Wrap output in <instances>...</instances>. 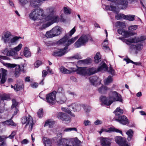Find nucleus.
<instances>
[{
  "instance_id": "obj_1",
  "label": "nucleus",
  "mask_w": 146,
  "mask_h": 146,
  "mask_svg": "<svg viewBox=\"0 0 146 146\" xmlns=\"http://www.w3.org/2000/svg\"><path fill=\"white\" fill-rule=\"evenodd\" d=\"M76 31L75 27H74L69 33L66 35L58 42V44H63L66 47L63 48L57 49L54 51L53 55L55 56H61L66 53V50L68 49V46L73 43L78 38V36H76L69 39L70 37Z\"/></svg>"
},
{
  "instance_id": "obj_2",
  "label": "nucleus",
  "mask_w": 146,
  "mask_h": 146,
  "mask_svg": "<svg viewBox=\"0 0 146 146\" xmlns=\"http://www.w3.org/2000/svg\"><path fill=\"white\" fill-rule=\"evenodd\" d=\"M146 39L145 36L131 37L122 40L127 45L129 46V48L131 52L133 51L137 54L139 52L141 51L143 47V41Z\"/></svg>"
},
{
  "instance_id": "obj_3",
  "label": "nucleus",
  "mask_w": 146,
  "mask_h": 146,
  "mask_svg": "<svg viewBox=\"0 0 146 146\" xmlns=\"http://www.w3.org/2000/svg\"><path fill=\"white\" fill-rule=\"evenodd\" d=\"M54 12V9L52 7H49L46 9L45 13L47 16L43 18L44 20H43L42 21H41L40 22L42 23L47 21H49L47 23L42 25L41 27L42 29H44L53 23L58 21V17L57 16L53 15Z\"/></svg>"
},
{
  "instance_id": "obj_4",
  "label": "nucleus",
  "mask_w": 146,
  "mask_h": 146,
  "mask_svg": "<svg viewBox=\"0 0 146 146\" xmlns=\"http://www.w3.org/2000/svg\"><path fill=\"white\" fill-rule=\"evenodd\" d=\"M80 143V141L77 138L69 140L60 138L57 142V145L58 146H76Z\"/></svg>"
},
{
  "instance_id": "obj_5",
  "label": "nucleus",
  "mask_w": 146,
  "mask_h": 146,
  "mask_svg": "<svg viewBox=\"0 0 146 146\" xmlns=\"http://www.w3.org/2000/svg\"><path fill=\"white\" fill-rule=\"evenodd\" d=\"M44 17L43 11L40 8L33 9L29 15L30 18L33 20H38V22L42 21Z\"/></svg>"
},
{
  "instance_id": "obj_6",
  "label": "nucleus",
  "mask_w": 146,
  "mask_h": 146,
  "mask_svg": "<svg viewBox=\"0 0 146 146\" xmlns=\"http://www.w3.org/2000/svg\"><path fill=\"white\" fill-rule=\"evenodd\" d=\"M22 123L23 124H26L25 128L31 131H32L34 124L32 118L30 116H25L22 118Z\"/></svg>"
},
{
  "instance_id": "obj_7",
  "label": "nucleus",
  "mask_w": 146,
  "mask_h": 146,
  "mask_svg": "<svg viewBox=\"0 0 146 146\" xmlns=\"http://www.w3.org/2000/svg\"><path fill=\"white\" fill-rule=\"evenodd\" d=\"M109 99L110 105L115 101H118L121 102L122 101L121 95L115 91H112L110 93Z\"/></svg>"
},
{
  "instance_id": "obj_8",
  "label": "nucleus",
  "mask_w": 146,
  "mask_h": 146,
  "mask_svg": "<svg viewBox=\"0 0 146 146\" xmlns=\"http://www.w3.org/2000/svg\"><path fill=\"white\" fill-rule=\"evenodd\" d=\"M89 40L88 36L86 35H82L75 43L74 46L76 48H79L85 45Z\"/></svg>"
},
{
  "instance_id": "obj_9",
  "label": "nucleus",
  "mask_w": 146,
  "mask_h": 146,
  "mask_svg": "<svg viewBox=\"0 0 146 146\" xmlns=\"http://www.w3.org/2000/svg\"><path fill=\"white\" fill-rule=\"evenodd\" d=\"M107 0L111 2L110 3V5H104L103 6V8L107 10L115 12H117V8L116 6L117 5V1L118 0Z\"/></svg>"
},
{
  "instance_id": "obj_10",
  "label": "nucleus",
  "mask_w": 146,
  "mask_h": 146,
  "mask_svg": "<svg viewBox=\"0 0 146 146\" xmlns=\"http://www.w3.org/2000/svg\"><path fill=\"white\" fill-rule=\"evenodd\" d=\"M56 92L54 91L52 92L47 94L46 95V102L50 104H54Z\"/></svg>"
},
{
  "instance_id": "obj_11",
  "label": "nucleus",
  "mask_w": 146,
  "mask_h": 146,
  "mask_svg": "<svg viewBox=\"0 0 146 146\" xmlns=\"http://www.w3.org/2000/svg\"><path fill=\"white\" fill-rule=\"evenodd\" d=\"M3 53L4 54H6L7 56H12L15 59L21 58V57H18V53L16 52L13 48H10L9 50L7 48H6Z\"/></svg>"
},
{
  "instance_id": "obj_12",
  "label": "nucleus",
  "mask_w": 146,
  "mask_h": 146,
  "mask_svg": "<svg viewBox=\"0 0 146 146\" xmlns=\"http://www.w3.org/2000/svg\"><path fill=\"white\" fill-rule=\"evenodd\" d=\"M5 65L7 67L10 68H13L16 67L15 68V76L16 77H18L19 76L21 71L20 66L19 65H17L14 64L6 63Z\"/></svg>"
},
{
  "instance_id": "obj_13",
  "label": "nucleus",
  "mask_w": 146,
  "mask_h": 146,
  "mask_svg": "<svg viewBox=\"0 0 146 146\" xmlns=\"http://www.w3.org/2000/svg\"><path fill=\"white\" fill-rule=\"evenodd\" d=\"M116 142L120 146H129L126 139L120 136L115 137Z\"/></svg>"
},
{
  "instance_id": "obj_14",
  "label": "nucleus",
  "mask_w": 146,
  "mask_h": 146,
  "mask_svg": "<svg viewBox=\"0 0 146 146\" xmlns=\"http://www.w3.org/2000/svg\"><path fill=\"white\" fill-rule=\"evenodd\" d=\"M116 118H117L115 120L123 125H125L129 124L128 119L125 115L120 116Z\"/></svg>"
},
{
  "instance_id": "obj_15",
  "label": "nucleus",
  "mask_w": 146,
  "mask_h": 146,
  "mask_svg": "<svg viewBox=\"0 0 146 146\" xmlns=\"http://www.w3.org/2000/svg\"><path fill=\"white\" fill-rule=\"evenodd\" d=\"M56 100L58 104H62L65 103L67 100V98L64 94H59L58 96L56 99Z\"/></svg>"
},
{
  "instance_id": "obj_16",
  "label": "nucleus",
  "mask_w": 146,
  "mask_h": 146,
  "mask_svg": "<svg viewBox=\"0 0 146 146\" xmlns=\"http://www.w3.org/2000/svg\"><path fill=\"white\" fill-rule=\"evenodd\" d=\"M100 140L102 146H110L111 140L109 138L101 137H100Z\"/></svg>"
},
{
  "instance_id": "obj_17",
  "label": "nucleus",
  "mask_w": 146,
  "mask_h": 146,
  "mask_svg": "<svg viewBox=\"0 0 146 146\" xmlns=\"http://www.w3.org/2000/svg\"><path fill=\"white\" fill-rule=\"evenodd\" d=\"M56 116L58 118L63 121H66L70 120L69 117L66 113H64L58 112L56 114Z\"/></svg>"
},
{
  "instance_id": "obj_18",
  "label": "nucleus",
  "mask_w": 146,
  "mask_h": 146,
  "mask_svg": "<svg viewBox=\"0 0 146 146\" xmlns=\"http://www.w3.org/2000/svg\"><path fill=\"white\" fill-rule=\"evenodd\" d=\"M91 84L94 86H96L98 84H101L100 80L97 76H94L90 78Z\"/></svg>"
},
{
  "instance_id": "obj_19",
  "label": "nucleus",
  "mask_w": 146,
  "mask_h": 146,
  "mask_svg": "<svg viewBox=\"0 0 146 146\" xmlns=\"http://www.w3.org/2000/svg\"><path fill=\"white\" fill-rule=\"evenodd\" d=\"M69 109L74 111H79L81 109V106L76 103H73L69 106Z\"/></svg>"
},
{
  "instance_id": "obj_20",
  "label": "nucleus",
  "mask_w": 146,
  "mask_h": 146,
  "mask_svg": "<svg viewBox=\"0 0 146 146\" xmlns=\"http://www.w3.org/2000/svg\"><path fill=\"white\" fill-rule=\"evenodd\" d=\"M2 74L0 73V79H1V84H4L7 79L6 76H7V70L5 69H2Z\"/></svg>"
},
{
  "instance_id": "obj_21",
  "label": "nucleus",
  "mask_w": 146,
  "mask_h": 146,
  "mask_svg": "<svg viewBox=\"0 0 146 146\" xmlns=\"http://www.w3.org/2000/svg\"><path fill=\"white\" fill-rule=\"evenodd\" d=\"M76 71L78 74L81 75L87 74V68L86 67H78Z\"/></svg>"
},
{
  "instance_id": "obj_22",
  "label": "nucleus",
  "mask_w": 146,
  "mask_h": 146,
  "mask_svg": "<svg viewBox=\"0 0 146 146\" xmlns=\"http://www.w3.org/2000/svg\"><path fill=\"white\" fill-rule=\"evenodd\" d=\"M21 38L20 36H15L12 38H11L7 43L11 45L16 44L19 39Z\"/></svg>"
},
{
  "instance_id": "obj_23",
  "label": "nucleus",
  "mask_w": 146,
  "mask_h": 146,
  "mask_svg": "<svg viewBox=\"0 0 146 146\" xmlns=\"http://www.w3.org/2000/svg\"><path fill=\"white\" fill-rule=\"evenodd\" d=\"M52 31L55 36L59 35L60 34L61 29L58 26L54 27L52 29Z\"/></svg>"
},
{
  "instance_id": "obj_24",
  "label": "nucleus",
  "mask_w": 146,
  "mask_h": 146,
  "mask_svg": "<svg viewBox=\"0 0 146 146\" xmlns=\"http://www.w3.org/2000/svg\"><path fill=\"white\" fill-rule=\"evenodd\" d=\"M118 0L117 1V3L119 5L122 6V9H125L127 7L128 2L127 0Z\"/></svg>"
},
{
  "instance_id": "obj_25",
  "label": "nucleus",
  "mask_w": 146,
  "mask_h": 146,
  "mask_svg": "<svg viewBox=\"0 0 146 146\" xmlns=\"http://www.w3.org/2000/svg\"><path fill=\"white\" fill-rule=\"evenodd\" d=\"M11 35V33L8 31L6 32L4 34V36L2 37V39L5 43H7L11 38L10 37Z\"/></svg>"
},
{
  "instance_id": "obj_26",
  "label": "nucleus",
  "mask_w": 146,
  "mask_h": 146,
  "mask_svg": "<svg viewBox=\"0 0 146 146\" xmlns=\"http://www.w3.org/2000/svg\"><path fill=\"white\" fill-rule=\"evenodd\" d=\"M100 99L102 103L104 104L107 106L110 105L109 99L107 98L105 96H101L100 98Z\"/></svg>"
},
{
  "instance_id": "obj_27",
  "label": "nucleus",
  "mask_w": 146,
  "mask_h": 146,
  "mask_svg": "<svg viewBox=\"0 0 146 146\" xmlns=\"http://www.w3.org/2000/svg\"><path fill=\"white\" fill-rule=\"evenodd\" d=\"M47 0H31L30 4V6L33 7H35L37 6V3H40L43 1H45Z\"/></svg>"
},
{
  "instance_id": "obj_28",
  "label": "nucleus",
  "mask_w": 146,
  "mask_h": 146,
  "mask_svg": "<svg viewBox=\"0 0 146 146\" xmlns=\"http://www.w3.org/2000/svg\"><path fill=\"white\" fill-rule=\"evenodd\" d=\"M87 74L89 75L93 74L96 73L98 71L95 68L92 67L88 68H87Z\"/></svg>"
},
{
  "instance_id": "obj_29",
  "label": "nucleus",
  "mask_w": 146,
  "mask_h": 146,
  "mask_svg": "<svg viewBox=\"0 0 146 146\" xmlns=\"http://www.w3.org/2000/svg\"><path fill=\"white\" fill-rule=\"evenodd\" d=\"M126 134L127 135V140L128 141L131 140L133 134V131L131 129L128 130L126 132Z\"/></svg>"
},
{
  "instance_id": "obj_30",
  "label": "nucleus",
  "mask_w": 146,
  "mask_h": 146,
  "mask_svg": "<svg viewBox=\"0 0 146 146\" xmlns=\"http://www.w3.org/2000/svg\"><path fill=\"white\" fill-rule=\"evenodd\" d=\"M91 62V59H90L87 58L85 60H80L78 62V64H83L85 65L90 63Z\"/></svg>"
},
{
  "instance_id": "obj_31",
  "label": "nucleus",
  "mask_w": 146,
  "mask_h": 146,
  "mask_svg": "<svg viewBox=\"0 0 146 146\" xmlns=\"http://www.w3.org/2000/svg\"><path fill=\"white\" fill-rule=\"evenodd\" d=\"M2 123L3 125H7L16 126V124L11 120V119H10L9 120H7L3 122Z\"/></svg>"
},
{
  "instance_id": "obj_32",
  "label": "nucleus",
  "mask_w": 146,
  "mask_h": 146,
  "mask_svg": "<svg viewBox=\"0 0 146 146\" xmlns=\"http://www.w3.org/2000/svg\"><path fill=\"white\" fill-rule=\"evenodd\" d=\"M116 117H118L120 115L123 114V110L121 109L119 107L117 108L113 112Z\"/></svg>"
},
{
  "instance_id": "obj_33",
  "label": "nucleus",
  "mask_w": 146,
  "mask_h": 146,
  "mask_svg": "<svg viewBox=\"0 0 146 146\" xmlns=\"http://www.w3.org/2000/svg\"><path fill=\"white\" fill-rule=\"evenodd\" d=\"M60 70L61 72L64 74H70L72 72V71L68 70L63 66L60 67Z\"/></svg>"
},
{
  "instance_id": "obj_34",
  "label": "nucleus",
  "mask_w": 146,
  "mask_h": 146,
  "mask_svg": "<svg viewBox=\"0 0 146 146\" xmlns=\"http://www.w3.org/2000/svg\"><path fill=\"white\" fill-rule=\"evenodd\" d=\"M109 90V88L106 87L102 86L99 88L98 90L100 93L101 94H105L107 91Z\"/></svg>"
},
{
  "instance_id": "obj_35",
  "label": "nucleus",
  "mask_w": 146,
  "mask_h": 146,
  "mask_svg": "<svg viewBox=\"0 0 146 146\" xmlns=\"http://www.w3.org/2000/svg\"><path fill=\"white\" fill-rule=\"evenodd\" d=\"M43 140L45 146H52L51 141L49 139L44 137L43 138Z\"/></svg>"
},
{
  "instance_id": "obj_36",
  "label": "nucleus",
  "mask_w": 146,
  "mask_h": 146,
  "mask_svg": "<svg viewBox=\"0 0 146 146\" xmlns=\"http://www.w3.org/2000/svg\"><path fill=\"white\" fill-rule=\"evenodd\" d=\"M54 123V122L48 120L45 122L44 126H48L49 128H51L52 127Z\"/></svg>"
},
{
  "instance_id": "obj_37",
  "label": "nucleus",
  "mask_w": 146,
  "mask_h": 146,
  "mask_svg": "<svg viewBox=\"0 0 146 146\" xmlns=\"http://www.w3.org/2000/svg\"><path fill=\"white\" fill-rule=\"evenodd\" d=\"M104 131L107 132H109L111 131L115 132L117 133H120L122 135H123L121 131L119 130L118 129H116L115 128L110 127L109 128V130H108L106 129H105Z\"/></svg>"
},
{
  "instance_id": "obj_38",
  "label": "nucleus",
  "mask_w": 146,
  "mask_h": 146,
  "mask_svg": "<svg viewBox=\"0 0 146 146\" xmlns=\"http://www.w3.org/2000/svg\"><path fill=\"white\" fill-rule=\"evenodd\" d=\"M135 15H125V17L124 19H126V20H128L129 21H132L135 20Z\"/></svg>"
},
{
  "instance_id": "obj_39",
  "label": "nucleus",
  "mask_w": 146,
  "mask_h": 146,
  "mask_svg": "<svg viewBox=\"0 0 146 146\" xmlns=\"http://www.w3.org/2000/svg\"><path fill=\"white\" fill-rule=\"evenodd\" d=\"M46 36L48 38H52L54 37L55 36L52 31V30L50 31H47L45 34Z\"/></svg>"
},
{
  "instance_id": "obj_40",
  "label": "nucleus",
  "mask_w": 146,
  "mask_h": 146,
  "mask_svg": "<svg viewBox=\"0 0 146 146\" xmlns=\"http://www.w3.org/2000/svg\"><path fill=\"white\" fill-rule=\"evenodd\" d=\"M100 56V53L99 52H97L94 57V61L96 63H98L101 61V58Z\"/></svg>"
},
{
  "instance_id": "obj_41",
  "label": "nucleus",
  "mask_w": 146,
  "mask_h": 146,
  "mask_svg": "<svg viewBox=\"0 0 146 146\" xmlns=\"http://www.w3.org/2000/svg\"><path fill=\"white\" fill-rule=\"evenodd\" d=\"M133 35L132 33H131L128 32L127 31H124L123 33L122 36L125 38L129 37Z\"/></svg>"
},
{
  "instance_id": "obj_42",
  "label": "nucleus",
  "mask_w": 146,
  "mask_h": 146,
  "mask_svg": "<svg viewBox=\"0 0 146 146\" xmlns=\"http://www.w3.org/2000/svg\"><path fill=\"white\" fill-rule=\"evenodd\" d=\"M107 69L106 64L104 63L100 66L97 69V71H100L103 70H106Z\"/></svg>"
},
{
  "instance_id": "obj_43",
  "label": "nucleus",
  "mask_w": 146,
  "mask_h": 146,
  "mask_svg": "<svg viewBox=\"0 0 146 146\" xmlns=\"http://www.w3.org/2000/svg\"><path fill=\"white\" fill-rule=\"evenodd\" d=\"M112 81V77L110 76H109L108 78L104 81L105 84L107 85L108 84L110 83Z\"/></svg>"
},
{
  "instance_id": "obj_44",
  "label": "nucleus",
  "mask_w": 146,
  "mask_h": 146,
  "mask_svg": "<svg viewBox=\"0 0 146 146\" xmlns=\"http://www.w3.org/2000/svg\"><path fill=\"white\" fill-rule=\"evenodd\" d=\"M125 15L123 14H117L115 16V18L117 20H119L121 19H125Z\"/></svg>"
},
{
  "instance_id": "obj_45",
  "label": "nucleus",
  "mask_w": 146,
  "mask_h": 146,
  "mask_svg": "<svg viewBox=\"0 0 146 146\" xmlns=\"http://www.w3.org/2000/svg\"><path fill=\"white\" fill-rule=\"evenodd\" d=\"M23 88L22 85H19L18 84H16L14 86V89L15 91H18L20 90Z\"/></svg>"
},
{
  "instance_id": "obj_46",
  "label": "nucleus",
  "mask_w": 146,
  "mask_h": 146,
  "mask_svg": "<svg viewBox=\"0 0 146 146\" xmlns=\"http://www.w3.org/2000/svg\"><path fill=\"white\" fill-rule=\"evenodd\" d=\"M23 46L22 44L20 43L16 47L14 48L13 49L16 51V52H18L20 51Z\"/></svg>"
},
{
  "instance_id": "obj_47",
  "label": "nucleus",
  "mask_w": 146,
  "mask_h": 146,
  "mask_svg": "<svg viewBox=\"0 0 146 146\" xmlns=\"http://www.w3.org/2000/svg\"><path fill=\"white\" fill-rule=\"evenodd\" d=\"M20 5L22 6H24L29 2V0H19Z\"/></svg>"
},
{
  "instance_id": "obj_48",
  "label": "nucleus",
  "mask_w": 146,
  "mask_h": 146,
  "mask_svg": "<svg viewBox=\"0 0 146 146\" xmlns=\"http://www.w3.org/2000/svg\"><path fill=\"white\" fill-rule=\"evenodd\" d=\"M72 131H77V129L75 127L67 128L64 129V131L69 132Z\"/></svg>"
},
{
  "instance_id": "obj_49",
  "label": "nucleus",
  "mask_w": 146,
  "mask_h": 146,
  "mask_svg": "<svg viewBox=\"0 0 146 146\" xmlns=\"http://www.w3.org/2000/svg\"><path fill=\"white\" fill-rule=\"evenodd\" d=\"M138 28V26L137 25H131L129 27V30L131 31H133L136 30Z\"/></svg>"
},
{
  "instance_id": "obj_50",
  "label": "nucleus",
  "mask_w": 146,
  "mask_h": 146,
  "mask_svg": "<svg viewBox=\"0 0 146 146\" xmlns=\"http://www.w3.org/2000/svg\"><path fill=\"white\" fill-rule=\"evenodd\" d=\"M1 100H8L10 99L9 96L7 95H3L1 96Z\"/></svg>"
},
{
  "instance_id": "obj_51",
  "label": "nucleus",
  "mask_w": 146,
  "mask_h": 146,
  "mask_svg": "<svg viewBox=\"0 0 146 146\" xmlns=\"http://www.w3.org/2000/svg\"><path fill=\"white\" fill-rule=\"evenodd\" d=\"M84 109L86 112H88L90 111L91 108L90 106H87L83 105Z\"/></svg>"
},
{
  "instance_id": "obj_52",
  "label": "nucleus",
  "mask_w": 146,
  "mask_h": 146,
  "mask_svg": "<svg viewBox=\"0 0 146 146\" xmlns=\"http://www.w3.org/2000/svg\"><path fill=\"white\" fill-rule=\"evenodd\" d=\"M12 105L11 106L12 109L14 108H16V106L17 105V103L16 102V100L15 99H13L12 100Z\"/></svg>"
},
{
  "instance_id": "obj_53",
  "label": "nucleus",
  "mask_w": 146,
  "mask_h": 146,
  "mask_svg": "<svg viewBox=\"0 0 146 146\" xmlns=\"http://www.w3.org/2000/svg\"><path fill=\"white\" fill-rule=\"evenodd\" d=\"M43 111L42 110H40L37 112L38 117L39 118L42 117V116Z\"/></svg>"
},
{
  "instance_id": "obj_54",
  "label": "nucleus",
  "mask_w": 146,
  "mask_h": 146,
  "mask_svg": "<svg viewBox=\"0 0 146 146\" xmlns=\"http://www.w3.org/2000/svg\"><path fill=\"white\" fill-rule=\"evenodd\" d=\"M62 110L64 111H65V112H67L68 114L71 115L72 116H74V115L72 113L71 111L70 110L67 109L66 108H63L62 109Z\"/></svg>"
},
{
  "instance_id": "obj_55",
  "label": "nucleus",
  "mask_w": 146,
  "mask_h": 146,
  "mask_svg": "<svg viewBox=\"0 0 146 146\" xmlns=\"http://www.w3.org/2000/svg\"><path fill=\"white\" fill-rule=\"evenodd\" d=\"M116 24L117 25L122 28H123L125 27V26L124 23L120 21L117 22L116 23Z\"/></svg>"
},
{
  "instance_id": "obj_56",
  "label": "nucleus",
  "mask_w": 146,
  "mask_h": 146,
  "mask_svg": "<svg viewBox=\"0 0 146 146\" xmlns=\"http://www.w3.org/2000/svg\"><path fill=\"white\" fill-rule=\"evenodd\" d=\"M16 135V132L15 131H13L12 132V133L8 137H7L11 139H12Z\"/></svg>"
},
{
  "instance_id": "obj_57",
  "label": "nucleus",
  "mask_w": 146,
  "mask_h": 146,
  "mask_svg": "<svg viewBox=\"0 0 146 146\" xmlns=\"http://www.w3.org/2000/svg\"><path fill=\"white\" fill-rule=\"evenodd\" d=\"M42 64V62L38 60L36 61L34 65L35 67L38 68Z\"/></svg>"
},
{
  "instance_id": "obj_58",
  "label": "nucleus",
  "mask_w": 146,
  "mask_h": 146,
  "mask_svg": "<svg viewBox=\"0 0 146 146\" xmlns=\"http://www.w3.org/2000/svg\"><path fill=\"white\" fill-rule=\"evenodd\" d=\"M24 54L26 57H29L31 56V53L29 50L26 51L24 52Z\"/></svg>"
},
{
  "instance_id": "obj_59",
  "label": "nucleus",
  "mask_w": 146,
  "mask_h": 146,
  "mask_svg": "<svg viewBox=\"0 0 146 146\" xmlns=\"http://www.w3.org/2000/svg\"><path fill=\"white\" fill-rule=\"evenodd\" d=\"M31 87L33 88H35L37 87L38 86V84L36 82H33L30 84Z\"/></svg>"
},
{
  "instance_id": "obj_60",
  "label": "nucleus",
  "mask_w": 146,
  "mask_h": 146,
  "mask_svg": "<svg viewBox=\"0 0 146 146\" xmlns=\"http://www.w3.org/2000/svg\"><path fill=\"white\" fill-rule=\"evenodd\" d=\"M91 122L88 120H85L84 121L83 124L85 126H87L91 125Z\"/></svg>"
},
{
  "instance_id": "obj_61",
  "label": "nucleus",
  "mask_w": 146,
  "mask_h": 146,
  "mask_svg": "<svg viewBox=\"0 0 146 146\" xmlns=\"http://www.w3.org/2000/svg\"><path fill=\"white\" fill-rule=\"evenodd\" d=\"M108 72H110L112 75L114 74V70L111 67L109 68Z\"/></svg>"
},
{
  "instance_id": "obj_62",
  "label": "nucleus",
  "mask_w": 146,
  "mask_h": 146,
  "mask_svg": "<svg viewBox=\"0 0 146 146\" xmlns=\"http://www.w3.org/2000/svg\"><path fill=\"white\" fill-rule=\"evenodd\" d=\"M58 92L59 94H64V89L62 87H60L58 88Z\"/></svg>"
},
{
  "instance_id": "obj_63",
  "label": "nucleus",
  "mask_w": 146,
  "mask_h": 146,
  "mask_svg": "<svg viewBox=\"0 0 146 146\" xmlns=\"http://www.w3.org/2000/svg\"><path fill=\"white\" fill-rule=\"evenodd\" d=\"M64 13L66 14H69L70 13V12L69 11V10L66 7H64Z\"/></svg>"
},
{
  "instance_id": "obj_64",
  "label": "nucleus",
  "mask_w": 146,
  "mask_h": 146,
  "mask_svg": "<svg viewBox=\"0 0 146 146\" xmlns=\"http://www.w3.org/2000/svg\"><path fill=\"white\" fill-rule=\"evenodd\" d=\"M72 58H74L77 59H79L81 58V56L77 54L75 56L70 57Z\"/></svg>"
}]
</instances>
